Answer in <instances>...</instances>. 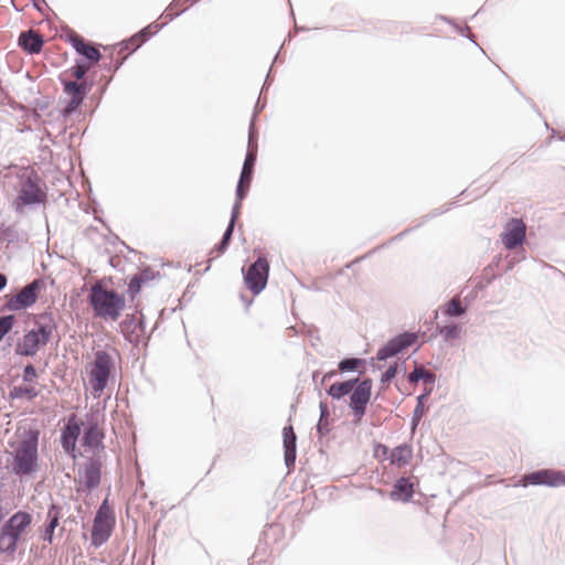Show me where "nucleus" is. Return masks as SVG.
Segmentation results:
<instances>
[{
	"label": "nucleus",
	"mask_w": 565,
	"mask_h": 565,
	"mask_svg": "<svg viewBox=\"0 0 565 565\" xmlns=\"http://www.w3.org/2000/svg\"><path fill=\"white\" fill-rule=\"evenodd\" d=\"M362 363L363 360L359 358H347L340 361L338 367L341 372H352L355 371Z\"/></svg>",
	"instance_id": "nucleus-33"
},
{
	"label": "nucleus",
	"mask_w": 565,
	"mask_h": 565,
	"mask_svg": "<svg viewBox=\"0 0 565 565\" xmlns=\"http://www.w3.org/2000/svg\"><path fill=\"white\" fill-rule=\"evenodd\" d=\"M33 7L38 10V11H42V7L41 4H46L45 3V0H31Z\"/></svg>",
	"instance_id": "nucleus-48"
},
{
	"label": "nucleus",
	"mask_w": 565,
	"mask_h": 565,
	"mask_svg": "<svg viewBox=\"0 0 565 565\" xmlns=\"http://www.w3.org/2000/svg\"><path fill=\"white\" fill-rule=\"evenodd\" d=\"M416 340L417 334L415 332L399 333L396 337L390 339L384 347L379 349L376 359L379 361H385L388 358L395 356L403 350L413 345Z\"/></svg>",
	"instance_id": "nucleus-13"
},
{
	"label": "nucleus",
	"mask_w": 565,
	"mask_h": 565,
	"mask_svg": "<svg viewBox=\"0 0 565 565\" xmlns=\"http://www.w3.org/2000/svg\"><path fill=\"white\" fill-rule=\"evenodd\" d=\"M181 6V0H174L169 7L170 9L180 11L181 9H183Z\"/></svg>",
	"instance_id": "nucleus-49"
},
{
	"label": "nucleus",
	"mask_w": 565,
	"mask_h": 565,
	"mask_svg": "<svg viewBox=\"0 0 565 565\" xmlns=\"http://www.w3.org/2000/svg\"><path fill=\"white\" fill-rule=\"evenodd\" d=\"M40 175L31 168H24L19 174L18 196L13 203L14 211L24 212L25 206L42 204L46 201V193L41 188Z\"/></svg>",
	"instance_id": "nucleus-2"
},
{
	"label": "nucleus",
	"mask_w": 565,
	"mask_h": 565,
	"mask_svg": "<svg viewBox=\"0 0 565 565\" xmlns=\"http://www.w3.org/2000/svg\"><path fill=\"white\" fill-rule=\"evenodd\" d=\"M359 380H348L345 382H337L330 385L327 393L334 399H340L341 397L348 395L352 392L355 384H358Z\"/></svg>",
	"instance_id": "nucleus-23"
},
{
	"label": "nucleus",
	"mask_w": 565,
	"mask_h": 565,
	"mask_svg": "<svg viewBox=\"0 0 565 565\" xmlns=\"http://www.w3.org/2000/svg\"><path fill=\"white\" fill-rule=\"evenodd\" d=\"M39 431L29 429L15 449L13 470L17 475L25 476L34 472L38 467Z\"/></svg>",
	"instance_id": "nucleus-6"
},
{
	"label": "nucleus",
	"mask_w": 565,
	"mask_h": 565,
	"mask_svg": "<svg viewBox=\"0 0 565 565\" xmlns=\"http://www.w3.org/2000/svg\"><path fill=\"white\" fill-rule=\"evenodd\" d=\"M407 379L411 383H417L422 380L425 383L434 384L436 381V375L423 366H415L414 370L408 374Z\"/></svg>",
	"instance_id": "nucleus-26"
},
{
	"label": "nucleus",
	"mask_w": 565,
	"mask_h": 565,
	"mask_svg": "<svg viewBox=\"0 0 565 565\" xmlns=\"http://www.w3.org/2000/svg\"><path fill=\"white\" fill-rule=\"evenodd\" d=\"M42 322L36 323V328L28 331L21 342L15 347V353L22 356H33L41 347H44L51 340L56 330V323L52 312L40 315Z\"/></svg>",
	"instance_id": "nucleus-1"
},
{
	"label": "nucleus",
	"mask_w": 565,
	"mask_h": 565,
	"mask_svg": "<svg viewBox=\"0 0 565 565\" xmlns=\"http://www.w3.org/2000/svg\"><path fill=\"white\" fill-rule=\"evenodd\" d=\"M88 71V67L83 64V63H76V65H74L72 68H71V73L72 75L76 78V79H82L85 74L87 73Z\"/></svg>",
	"instance_id": "nucleus-38"
},
{
	"label": "nucleus",
	"mask_w": 565,
	"mask_h": 565,
	"mask_svg": "<svg viewBox=\"0 0 565 565\" xmlns=\"http://www.w3.org/2000/svg\"><path fill=\"white\" fill-rule=\"evenodd\" d=\"M19 239V232L18 230L12 226H1L0 227V241L7 242L8 244H12L18 242Z\"/></svg>",
	"instance_id": "nucleus-32"
},
{
	"label": "nucleus",
	"mask_w": 565,
	"mask_h": 565,
	"mask_svg": "<svg viewBox=\"0 0 565 565\" xmlns=\"http://www.w3.org/2000/svg\"><path fill=\"white\" fill-rule=\"evenodd\" d=\"M320 417L317 424V431L320 436H326L329 433V422L328 418L330 416L329 407L326 402H320L319 404Z\"/></svg>",
	"instance_id": "nucleus-27"
},
{
	"label": "nucleus",
	"mask_w": 565,
	"mask_h": 565,
	"mask_svg": "<svg viewBox=\"0 0 565 565\" xmlns=\"http://www.w3.org/2000/svg\"><path fill=\"white\" fill-rule=\"evenodd\" d=\"M7 285V277L3 274H0V291L6 287Z\"/></svg>",
	"instance_id": "nucleus-50"
},
{
	"label": "nucleus",
	"mask_w": 565,
	"mask_h": 565,
	"mask_svg": "<svg viewBox=\"0 0 565 565\" xmlns=\"http://www.w3.org/2000/svg\"><path fill=\"white\" fill-rule=\"evenodd\" d=\"M185 9H181L180 11L174 12L173 9H170L168 7L164 12L161 14V19L164 21L160 25H166L169 21H172L175 17H178L181 12H183Z\"/></svg>",
	"instance_id": "nucleus-39"
},
{
	"label": "nucleus",
	"mask_w": 565,
	"mask_h": 565,
	"mask_svg": "<svg viewBox=\"0 0 565 565\" xmlns=\"http://www.w3.org/2000/svg\"><path fill=\"white\" fill-rule=\"evenodd\" d=\"M230 244V241L222 238L217 245L218 253H224Z\"/></svg>",
	"instance_id": "nucleus-47"
},
{
	"label": "nucleus",
	"mask_w": 565,
	"mask_h": 565,
	"mask_svg": "<svg viewBox=\"0 0 565 565\" xmlns=\"http://www.w3.org/2000/svg\"><path fill=\"white\" fill-rule=\"evenodd\" d=\"M460 333H461V328L456 323H451V324L444 326V327L439 328V334L447 342L458 339Z\"/></svg>",
	"instance_id": "nucleus-31"
},
{
	"label": "nucleus",
	"mask_w": 565,
	"mask_h": 565,
	"mask_svg": "<svg viewBox=\"0 0 565 565\" xmlns=\"http://www.w3.org/2000/svg\"><path fill=\"white\" fill-rule=\"evenodd\" d=\"M372 380L364 379L352 390L350 396V408L352 409L356 420H361L365 415L366 405L371 398Z\"/></svg>",
	"instance_id": "nucleus-11"
},
{
	"label": "nucleus",
	"mask_w": 565,
	"mask_h": 565,
	"mask_svg": "<svg viewBox=\"0 0 565 565\" xmlns=\"http://www.w3.org/2000/svg\"><path fill=\"white\" fill-rule=\"evenodd\" d=\"M396 373H397V364L388 366V369L382 374L381 382L382 383L390 382L393 377H395Z\"/></svg>",
	"instance_id": "nucleus-42"
},
{
	"label": "nucleus",
	"mask_w": 565,
	"mask_h": 565,
	"mask_svg": "<svg viewBox=\"0 0 565 565\" xmlns=\"http://www.w3.org/2000/svg\"><path fill=\"white\" fill-rule=\"evenodd\" d=\"M265 107V104H260V99L257 100L256 104V111L254 114V117L256 116L257 111L262 110Z\"/></svg>",
	"instance_id": "nucleus-51"
},
{
	"label": "nucleus",
	"mask_w": 565,
	"mask_h": 565,
	"mask_svg": "<svg viewBox=\"0 0 565 565\" xmlns=\"http://www.w3.org/2000/svg\"><path fill=\"white\" fill-rule=\"evenodd\" d=\"M335 375L334 371H330L323 375V381L329 380Z\"/></svg>",
	"instance_id": "nucleus-52"
},
{
	"label": "nucleus",
	"mask_w": 565,
	"mask_h": 565,
	"mask_svg": "<svg viewBox=\"0 0 565 565\" xmlns=\"http://www.w3.org/2000/svg\"><path fill=\"white\" fill-rule=\"evenodd\" d=\"M78 54L83 55L92 62H98L102 57L100 52L88 43L82 45V49L78 51Z\"/></svg>",
	"instance_id": "nucleus-34"
},
{
	"label": "nucleus",
	"mask_w": 565,
	"mask_h": 565,
	"mask_svg": "<svg viewBox=\"0 0 565 565\" xmlns=\"http://www.w3.org/2000/svg\"><path fill=\"white\" fill-rule=\"evenodd\" d=\"M525 235V223L521 218H511L504 224L500 239L507 249H514L524 242Z\"/></svg>",
	"instance_id": "nucleus-14"
},
{
	"label": "nucleus",
	"mask_w": 565,
	"mask_h": 565,
	"mask_svg": "<svg viewBox=\"0 0 565 565\" xmlns=\"http://www.w3.org/2000/svg\"><path fill=\"white\" fill-rule=\"evenodd\" d=\"M523 480L525 484L556 488L565 486V473L558 470L541 469L525 475Z\"/></svg>",
	"instance_id": "nucleus-15"
},
{
	"label": "nucleus",
	"mask_w": 565,
	"mask_h": 565,
	"mask_svg": "<svg viewBox=\"0 0 565 565\" xmlns=\"http://www.w3.org/2000/svg\"><path fill=\"white\" fill-rule=\"evenodd\" d=\"M142 285H143V282L140 281V279L137 277V275H134L128 284V289H127L128 296L131 299H135L136 296L140 292Z\"/></svg>",
	"instance_id": "nucleus-36"
},
{
	"label": "nucleus",
	"mask_w": 565,
	"mask_h": 565,
	"mask_svg": "<svg viewBox=\"0 0 565 565\" xmlns=\"http://www.w3.org/2000/svg\"><path fill=\"white\" fill-rule=\"evenodd\" d=\"M71 44L78 53V51L82 49V45H85L86 42L82 38L75 36V38H71Z\"/></svg>",
	"instance_id": "nucleus-44"
},
{
	"label": "nucleus",
	"mask_w": 565,
	"mask_h": 565,
	"mask_svg": "<svg viewBox=\"0 0 565 565\" xmlns=\"http://www.w3.org/2000/svg\"><path fill=\"white\" fill-rule=\"evenodd\" d=\"M430 392H426L417 397V405L415 409L413 411L412 415V430L414 431L416 427L418 426L423 415H424V402L429 395Z\"/></svg>",
	"instance_id": "nucleus-28"
},
{
	"label": "nucleus",
	"mask_w": 565,
	"mask_h": 565,
	"mask_svg": "<svg viewBox=\"0 0 565 565\" xmlns=\"http://www.w3.org/2000/svg\"><path fill=\"white\" fill-rule=\"evenodd\" d=\"M257 159V140H256V131H255V125L254 119L250 121L249 129H248V145H247V152L245 156V160L243 163V168L241 171L239 180L236 186V195L239 196V199H244L248 192L255 162Z\"/></svg>",
	"instance_id": "nucleus-7"
},
{
	"label": "nucleus",
	"mask_w": 565,
	"mask_h": 565,
	"mask_svg": "<svg viewBox=\"0 0 565 565\" xmlns=\"http://www.w3.org/2000/svg\"><path fill=\"white\" fill-rule=\"evenodd\" d=\"M162 25L153 22L150 25L140 30L137 34H135L129 42L135 45L134 50L138 49L143 42H146L152 34L157 33Z\"/></svg>",
	"instance_id": "nucleus-25"
},
{
	"label": "nucleus",
	"mask_w": 565,
	"mask_h": 565,
	"mask_svg": "<svg viewBox=\"0 0 565 565\" xmlns=\"http://www.w3.org/2000/svg\"><path fill=\"white\" fill-rule=\"evenodd\" d=\"M269 264L265 257H258L246 270L244 281L254 294H260L267 284Z\"/></svg>",
	"instance_id": "nucleus-9"
},
{
	"label": "nucleus",
	"mask_w": 565,
	"mask_h": 565,
	"mask_svg": "<svg viewBox=\"0 0 565 565\" xmlns=\"http://www.w3.org/2000/svg\"><path fill=\"white\" fill-rule=\"evenodd\" d=\"M230 244V241L222 238L217 245L218 253H224Z\"/></svg>",
	"instance_id": "nucleus-46"
},
{
	"label": "nucleus",
	"mask_w": 565,
	"mask_h": 565,
	"mask_svg": "<svg viewBox=\"0 0 565 565\" xmlns=\"http://www.w3.org/2000/svg\"><path fill=\"white\" fill-rule=\"evenodd\" d=\"M234 227H235V224L228 223L222 238L231 241L233 232H234Z\"/></svg>",
	"instance_id": "nucleus-45"
},
{
	"label": "nucleus",
	"mask_w": 565,
	"mask_h": 565,
	"mask_svg": "<svg viewBox=\"0 0 565 565\" xmlns=\"http://www.w3.org/2000/svg\"><path fill=\"white\" fill-rule=\"evenodd\" d=\"M78 475L87 490L97 488L100 483L102 462L98 459H89Z\"/></svg>",
	"instance_id": "nucleus-16"
},
{
	"label": "nucleus",
	"mask_w": 565,
	"mask_h": 565,
	"mask_svg": "<svg viewBox=\"0 0 565 565\" xmlns=\"http://www.w3.org/2000/svg\"><path fill=\"white\" fill-rule=\"evenodd\" d=\"M412 455L413 451L408 445H399L392 450L390 460L392 465L404 467L409 462Z\"/></svg>",
	"instance_id": "nucleus-24"
},
{
	"label": "nucleus",
	"mask_w": 565,
	"mask_h": 565,
	"mask_svg": "<svg viewBox=\"0 0 565 565\" xmlns=\"http://www.w3.org/2000/svg\"><path fill=\"white\" fill-rule=\"evenodd\" d=\"M456 30H457L461 35H463V36L468 38L472 43H475L476 45H478V44H477V42H476V40H475V36H473L472 34H470V33H467V32L469 31V26H468V25H466V26H457V25H456Z\"/></svg>",
	"instance_id": "nucleus-43"
},
{
	"label": "nucleus",
	"mask_w": 565,
	"mask_h": 565,
	"mask_svg": "<svg viewBox=\"0 0 565 565\" xmlns=\"http://www.w3.org/2000/svg\"><path fill=\"white\" fill-rule=\"evenodd\" d=\"M137 277L140 279L141 282L147 284L151 280H153L156 277L159 276V271H156L151 269L150 267H146L141 269L139 273L136 274Z\"/></svg>",
	"instance_id": "nucleus-37"
},
{
	"label": "nucleus",
	"mask_w": 565,
	"mask_h": 565,
	"mask_svg": "<svg viewBox=\"0 0 565 565\" xmlns=\"http://www.w3.org/2000/svg\"><path fill=\"white\" fill-rule=\"evenodd\" d=\"M104 433L98 428L96 423H89L84 430L83 444L92 449L103 448Z\"/></svg>",
	"instance_id": "nucleus-22"
},
{
	"label": "nucleus",
	"mask_w": 565,
	"mask_h": 565,
	"mask_svg": "<svg viewBox=\"0 0 565 565\" xmlns=\"http://www.w3.org/2000/svg\"><path fill=\"white\" fill-rule=\"evenodd\" d=\"M62 518V507L57 504H51L46 512V525L43 533V540L50 544L53 543L54 532L60 524Z\"/></svg>",
	"instance_id": "nucleus-21"
},
{
	"label": "nucleus",
	"mask_w": 565,
	"mask_h": 565,
	"mask_svg": "<svg viewBox=\"0 0 565 565\" xmlns=\"http://www.w3.org/2000/svg\"><path fill=\"white\" fill-rule=\"evenodd\" d=\"M114 522L113 512L107 504V500H105L98 508L94 518L92 545L99 547L108 541L114 527Z\"/></svg>",
	"instance_id": "nucleus-8"
},
{
	"label": "nucleus",
	"mask_w": 565,
	"mask_h": 565,
	"mask_svg": "<svg viewBox=\"0 0 565 565\" xmlns=\"http://www.w3.org/2000/svg\"><path fill=\"white\" fill-rule=\"evenodd\" d=\"M285 465L290 468L295 465L297 454V437L292 426H286L282 429Z\"/></svg>",
	"instance_id": "nucleus-20"
},
{
	"label": "nucleus",
	"mask_w": 565,
	"mask_h": 565,
	"mask_svg": "<svg viewBox=\"0 0 565 565\" xmlns=\"http://www.w3.org/2000/svg\"><path fill=\"white\" fill-rule=\"evenodd\" d=\"M42 286V279H34L19 294L11 296L6 302V308L10 311H20L32 307L38 300L39 290Z\"/></svg>",
	"instance_id": "nucleus-10"
},
{
	"label": "nucleus",
	"mask_w": 565,
	"mask_h": 565,
	"mask_svg": "<svg viewBox=\"0 0 565 565\" xmlns=\"http://www.w3.org/2000/svg\"><path fill=\"white\" fill-rule=\"evenodd\" d=\"M81 427L75 420V415H72L67 424L62 430L61 444L65 452L73 454L76 446V440L79 436Z\"/></svg>",
	"instance_id": "nucleus-18"
},
{
	"label": "nucleus",
	"mask_w": 565,
	"mask_h": 565,
	"mask_svg": "<svg viewBox=\"0 0 565 565\" xmlns=\"http://www.w3.org/2000/svg\"><path fill=\"white\" fill-rule=\"evenodd\" d=\"M18 44L28 54H39L43 49L44 39L39 32L30 29L19 35Z\"/></svg>",
	"instance_id": "nucleus-17"
},
{
	"label": "nucleus",
	"mask_w": 565,
	"mask_h": 565,
	"mask_svg": "<svg viewBox=\"0 0 565 565\" xmlns=\"http://www.w3.org/2000/svg\"><path fill=\"white\" fill-rule=\"evenodd\" d=\"M441 19L448 23H451V21L449 19H447L446 17H441Z\"/></svg>",
	"instance_id": "nucleus-53"
},
{
	"label": "nucleus",
	"mask_w": 565,
	"mask_h": 565,
	"mask_svg": "<svg viewBox=\"0 0 565 565\" xmlns=\"http://www.w3.org/2000/svg\"><path fill=\"white\" fill-rule=\"evenodd\" d=\"M32 516L24 511L11 515L0 529V554L13 556L22 533L30 526Z\"/></svg>",
	"instance_id": "nucleus-4"
},
{
	"label": "nucleus",
	"mask_w": 565,
	"mask_h": 565,
	"mask_svg": "<svg viewBox=\"0 0 565 565\" xmlns=\"http://www.w3.org/2000/svg\"><path fill=\"white\" fill-rule=\"evenodd\" d=\"M14 321H15V318L13 315L0 317V341L12 329Z\"/></svg>",
	"instance_id": "nucleus-35"
},
{
	"label": "nucleus",
	"mask_w": 565,
	"mask_h": 565,
	"mask_svg": "<svg viewBox=\"0 0 565 565\" xmlns=\"http://www.w3.org/2000/svg\"><path fill=\"white\" fill-rule=\"evenodd\" d=\"M10 398H21L23 396H26L29 399H33L38 396V392L32 386H14L10 393Z\"/></svg>",
	"instance_id": "nucleus-29"
},
{
	"label": "nucleus",
	"mask_w": 565,
	"mask_h": 565,
	"mask_svg": "<svg viewBox=\"0 0 565 565\" xmlns=\"http://www.w3.org/2000/svg\"><path fill=\"white\" fill-rule=\"evenodd\" d=\"M88 299L95 316L111 320L119 318L126 305L124 296L113 289H105L100 282L92 286Z\"/></svg>",
	"instance_id": "nucleus-3"
},
{
	"label": "nucleus",
	"mask_w": 565,
	"mask_h": 565,
	"mask_svg": "<svg viewBox=\"0 0 565 565\" xmlns=\"http://www.w3.org/2000/svg\"><path fill=\"white\" fill-rule=\"evenodd\" d=\"M244 199H239V196L236 195V200H235V203L232 207V213H231V220L228 223H233L235 224L236 223V220L239 215V210H241V206H242V201Z\"/></svg>",
	"instance_id": "nucleus-40"
},
{
	"label": "nucleus",
	"mask_w": 565,
	"mask_h": 565,
	"mask_svg": "<svg viewBox=\"0 0 565 565\" xmlns=\"http://www.w3.org/2000/svg\"><path fill=\"white\" fill-rule=\"evenodd\" d=\"M414 495V483L407 477H401L395 481L390 492L391 500L395 502H409Z\"/></svg>",
	"instance_id": "nucleus-19"
},
{
	"label": "nucleus",
	"mask_w": 565,
	"mask_h": 565,
	"mask_svg": "<svg viewBox=\"0 0 565 565\" xmlns=\"http://www.w3.org/2000/svg\"><path fill=\"white\" fill-rule=\"evenodd\" d=\"M466 312V307L462 306L459 298H452L447 305L445 309V315L448 317H459Z\"/></svg>",
	"instance_id": "nucleus-30"
},
{
	"label": "nucleus",
	"mask_w": 565,
	"mask_h": 565,
	"mask_svg": "<svg viewBox=\"0 0 565 565\" xmlns=\"http://www.w3.org/2000/svg\"><path fill=\"white\" fill-rule=\"evenodd\" d=\"M116 350H98L94 353V361L88 373L92 394L99 397L108 385L111 372L115 369Z\"/></svg>",
	"instance_id": "nucleus-5"
},
{
	"label": "nucleus",
	"mask_w": 565,
	"mask_h": 565,
	"mask_svg": "<svg viewBox=\"0 0 565 565\" xmlns=\"http://www.w3.org/2000/svg\"><path fill=\"white\" fill-rule=\"evenodd\" d=\"M63 90L65 94L71 95V99L67 105L62 109L63 117H70L74 114L77 108L83 104L88 86L86 83H77L73 81L61 79Z\"/></svg>",
	"instance_id": "nucleus-12"
},
{
	"label": "nucleus",
	"mask_w": 565,
	"mask_h": 565,
	"mask_svg": "<svg viewBox=\"0 0 565 565\" xmlns=\"http://www.w3.org/2000/svg\"><path fill=\"white\" fill-rule=\"evenodd\" d=\"M36 377V370L32 364H28L23 370V381L32 382Z\"/></svg>",
	"instance_id": "nucleus-41"
}]
</instances>
